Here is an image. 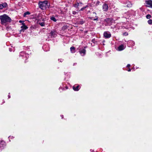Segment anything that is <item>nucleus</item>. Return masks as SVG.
Wrapping results in <instances>:
<instances>
[{"label":"nucleus","mask_w":152,"mask_h":152,"mask_svg":"<svg viewBox=\"0 0 152 152\" xmlns=\"http://www.w3.org/2000/svg\"><path fill=\"white\" fill-rule=\"evenodd\" d=\"M79 4L78 3H77V4H76L75 5V7H78V6L79 5Z\"/></svg>","instance_id":"nucleus-20"},{"label":"nucleus","mask_w":152,"mask_h":152,"mask_svg":"<svg viewBox=\"0 0 152 152\" xmlns=\"http://www.w3.org/2000/svg\"><path fill=\"white\" fill-rule=\"evenodd\" d=\"M7 4L6 3H4L2 4H0V9H2L4 7H6L7 6Z\"/></svg>","instance_id":"nucleus-5"},{"label":"nucleus","mask_w":152,"mask_h":152,"mask_svg":"<svg viewBox=\"0 0 152 152\" xmlns=\"http://www.w3.org/2000/svg\"><path fill=\"white\" fill-rule=\"evenodd\" d=\"M19 22L20 23H21V22H22V21H21V20H20V21H19Z\"/></svg>","instance_id":"nucleus-27"},{"label":"nucleus","mask_w":152,"mask_h":152,"mask_svg":"<svg viewBox=\"0 0 152 152\" xmlns=\"http://www.w3.org/2000/svg\"><path fill=\"white\" fill-rule=\"evenodd\" d=\"M79 87V86H77L76 88L75 86H73V89L76 91H77L79 90L78 88Z\"/></svg>","instance_id":"nucleus-10"},{"label":"nucleus","mask_w":152,"mask_h":152,"mask_svg":"<svg viewBox=\"0 0 152 152\" xmlns=\"http://www.w3.org/2000/svg\"><path fill=\"white\" fill-rule=\"evenodd\" d=\"M103 9L104 11H107L108 9V5L107 4H104L103 6Z\"/></svg>","instance_id":"nucleus-6"},{"label":"nucleus","mask_w":152,"mask_h":152,"mask_svg":"<svg viewBox=\"0 0 152 152\" xmlns=\"http://www.w3.org/2000/svg\"><path fill=\"white\" fill-rule=\"evenodd\" d=\"M51 19L52 20H53L54 21L56 22V19L54 17H52L51 18Z\"/></svg>","instance_id":"nucleus-13"},{"label":"nucleus","mask_w":152,"mask_h":152,"mask_svg":"<svg viewBox=\"0 0 152 152\" xmlns=\"http://www.w3.org/2000/svg\"><path fill=\"white\" fill-rule=\"evenodd\" d=\"M30 14V13L28 11H27V12H25V13H24V15H23V16L24 17H26V15H29V14Z\"/></svg>","instance_id":"nucleus-11"},{"label":"nucleus","mask_w":152,"mask_h":152,"mask_svg":"<svg viewBox=\"0 0 152 152\" xmlns=\"http://www.w3.org/2000/svg\"><path fill=\"white\" fill-rule=\"evenodd\" d=\"M72 13L73 14L75 15V14H76V12L75 11H73Z\"/></svg>","instance_id":"nucleus-22"},{"label":"nucleus","mask_w":152,"mask_h":152,"mask_svg":"<svg viewBox=\"0 0 152 152\" xmlns=\"http://www.w3.org/2000/svg\"><path fill=\"white\" fill-rule=\"evenodd\" d=\"M0 19L2 24L7 22H10L11 20V18L5 14L0 16Z\"/></svg>","instance_id":"nucleus-1"},{"label":"nucleus","mask_w":152,"mask_h":152,"mask_svg":"<svg viewBox=\"0 0 152 152\" xmlns=\"http://www.w3.org/2000/svg\"><path fill=\"white\" fill-rule=\"evenodd\" d=\"M99 2L98 1V2H97V3L98 4H99Z\"/></svg>","instance_id":"nucleus-28"},{"label":"nucleus","mask_w":152,"mask_h":152,"mask_svg":"<svg viewBox=\"0 0 152 152\" xmlns=\"http://www.w3.org/2000/svg\"><path fill=\"white\" fill-rule=\"evenodd\" d=\"M111 19H110V18H107L105 20V21L107 22H108V21H109V20L110 21H111Z\"/></svg>","instance_id":"nucleus-19"},{"label":"nucleus","mask_w":152,"mask_h":152,"mask_svg":"<svg viewBox=\"0 0 152 152\" xmlns=\"http://www.w3.org/2000/svg\"><path fill=\"white\" fill-rule=\"evenodd\" d=\"M86 50L85 49H83L82 50L80 51L79 52H80V54H82V53H83L84 55H85V53H86Z\"/></svg>","instance_id":"nucleus-9"},{"label":"nucleus","mask_w":152,"mask_h":152,"mask_svg":"<svg viewBox=\"0 0 152 152\" xmlns=\"http://www.w3.org/2000/svg\"><path fill=\"white\" fill-rule=\"evenodd\" d=\"M22 24L23 26L21 27L22 28L24 29H26L28 28L25 25L24 23H23Z\"/></svg>","instance_id":"nucleus-7"},{"label":"nucleus","mask_w":152,"mask_h":152,"mask_svg":"<svg viewBox=\"0 0 152 152\" xmlns=\"http://www.w3.org/2000/svg\"><path fill=\"white\" fill-rule=\"evenodd\" d=\"M145 3L146 4L148 5L147 7H151L152 8V0H148V1H146Z\"/></svg>","instance_id":"nucleus-3"},{"label":"nucleus","mask_w":152,"mask_h":152,"mask_svg":"<svg viewBox=\"0 0 152 152\" xmlns=\"http://www.w3.org/2000/svg\"><path fill=\"white\" fill-rule=\"evenodd\" d=\"M132 4L130 2H129L127 5V6L128 7H131Z\"/></svg>","instance_id":"nucleus-12"},{"label":"nucleus","mask_w":152,"mask_h":152,"mask_svg":"<svg viewBox=\"0 0 152 152\" xmlns=\"http://www.w3.org/2000/svg\"><path fill=\"white\" fill-rule=\"evenodd\" d=\"M75 48L74 47H72L70 48V50L72 51V50H75Z\"/></svg>","instance_id":"nucleus-16"},{"label":"nucleus","mask_w":152,"mask_h":152,"mask_svg":"<svg viewBox=\"0 0 152 152\" xmlns=\"http://www.w3.org/2000/svg\"><path fill=\"white\" fill-rule=\"evenodd\" d=\"M148 23L149 24H151L152 23V20H151V19H150L148 21Z\"/></svg>","instance_id":"nucleus-15"},{"label":"nucleus","mask_w":152,"mask_h":152,"mask_svg":"<svg viewBox=\"0 0 152 152\" xmlns=\"http://www.w3.org/2000/svg\"><path fill=\"white\" fill-rule=\"evenodd\" d=\"M130 64H128L127 65V67H130Z\"/></svg>","instance_id":"nucleus-25"},{"label":"nucleus","mask_w":152,"mask_h":152,"mask_svg":"<svg viewBox=\"0 0 152 152\" xmlns=\"http://www.w3.org/2000/svg\"><path fill=\"white\" fill-rule=\"evenodd\" d=\"M50 34H51V36H52L54 35L55 34H54V33L53 31H51V32Z\"/></svg>","instance_id":"nucleus-17"},{"label":"nucleus","mask_w":152,"mask_h":152,"mask_svg":"<svg viewBox=\"0 0 152 152\" xmlns=\"http://www.w3.org/2000/svg\"><path fill=\"white\" fill-rule=\"evenodd\" d=\"M47 1H39V7L42 10H45L48 7Z\"/></svg>","instance_id":"nucleus-2"},{"label":"nucleus","mask_w":152,"mask_h":152,"mask_svg":"<svg viewBox=\"0 0 152 152\" xmlns=\"http://www.w3.org/2000/svg\"><path fill=\"white\" fill-rule=\"evenodd\" d=\"M146 17L147 19H150L151 17V15H150L148 14L146 15Z\"/></svg>","instance_id":"nucleus-14"},{"label":"nucleus","mask_w":152,"mask_h":152,"mask_svg":"<svg viewBox=\"0 0 152 152\" xmlns=\"http://www.w3.org/2000/svg\"><path fill=\"white\" fill-rule=\"evenodd\" d=\"M86 7H84L82 8L81 9V10H84L85 8Z\"/></svg>","instance_id":"nucleus-23"},{"label":"nucleus","mask_w":152,"mask_h":152,"mask_svg":"<svg viewBox=\"0 0 152 152\" xmlns=\"http://www.w3.org/2000/svg\"><path fill=\"white\" fill-rule=\"evenodd\" d=\"M104 36L106 38H110V37L111 35L110 34L107 33V32H105L104 34Z\"/></svg>","instance_id":"nucleus-4"},{"label":"nucleus","mask_w":152,"mask_h":152,"mask_svg":"<svg viewBox=\"0 0 152 152\" xmlns=\"http://www.w3.org/2000/svg\"><path fill=\"white\" fill-rule=\"evenodd\" d=\"M128 33H126V32H125L124 33V35H128Z\"/></svg>","instance_id":"nucleus-24"},{"label":"nucleus","mask_w":152,"mask_h":152,"mask_svg":"<svg viewBox=\"0 0 152 152\" xmlns=\"http://www.w3.org/2000/svg\"><path fill=\"white\" fill-rule=\"evenodd\" d=\"M39 24L42 26H44L45 25V24L44 23H39Z\"/></svg>","instance_id":"nucleus-18"},{"label":"nucleus","mask_w":152,"mask_h":152,"mask_svg":"<svg viewBox=\"0 0 152 152\" xmlns=\"http://www.w3.org/2000/svg\"><path fill=\"white\" fill-rule=\"evenodd\" d=\"M83 22H84L83 21H81L79 22V23L80 24H83Z\"/></svg>","instance_id":"nucleus-21"},{"label":"nucleus","mask_w":152,"mask_h":152,"mask_svg":"<svg viewBox=\"0 0 152 152\" xmlns=\"http://www.w3.org/2000/svg\"><path fill=\"white\" fill-rule=\"evenodd\" d=\"M124 46L123 45H121L118 48L119 50H121L124 49Z\"/></svg>","instance_id":"nucleus-8"},{"label":"nucleus","mask_w":152,"mask_h":152,"mask_svg":"<svg viewBox=\"0 0 152 152\" xmlns=\"http://www.w3.org/2000/svg\"><path fill=\"white\" fill-rule=\"evenodd\" d=\"M128 71L129 72L130 71H131V69H130L129 68V69L128 70Z\"/></svg>","instance_id":"nucleus-26"}]
</instances>
